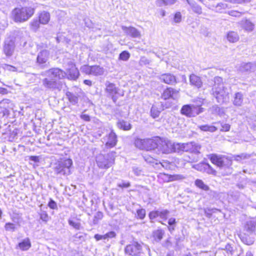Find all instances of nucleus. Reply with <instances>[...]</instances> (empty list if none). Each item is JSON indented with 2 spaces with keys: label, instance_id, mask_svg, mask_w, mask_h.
<instances>
[{
  "label": "nucleus",
  "instance_id": "f257e3e1",
  "mask_svg": "<svg viewBox=\"0 0 256 256\" xmlns=\"http://www.w3.org/2000/svg\"><path fill=\"white\" fill-rule=\"evenodd\" d=\"M214 84L212 88V95L216 98L218 103H226L229 101L230 88L224 86L222 78L215 76L214 78Z\"/></svg>",
  "mask_w": 256,
  "mask_h": 256
},
{
  "label": "nucleus",
  "instance_id": "f03ea898",
  "mask_svg": "<svg viewBox=\"0 0 256 256\" xmlns=\"http://www.w3.org/2000/svg\"><path fill=\"white\" fill-rule=\"evenodd\" d=\"M36 6H24L16 8L12 12L13 20L16 22H23L27 21L34 14Z\"/></svg>",
  "mask_w": 256,
  "mask_h": 256
},
{
  "label": "nucleus",
  "instance_id": "7ed1b4c3",
  "mask_svg": "<svg viewBox=\"0 0 256 256\" xmlns=\"http://www.w3.org/2000/svg\"><path fill=\"white\" fill-rule=\"evenodd\" d=\"M72 161L70 158L62 160L56 162L54 166V174L58 176H68L71 174L70 168Z\"/></svg>",
  "mask_w": 256,
  "mask_h": 256
},
{
  "label": "nucleus",
  "instance_id": "20e7f679",
  "mask_svg": "<svg viewBox=\"0 0 256 256\" xmlns=\"http://www.w3.org/2000/svg\"><path fill=\"white\" fill-rule=\"evenodd\" d=\"M116 152L112 151L106 154H98L96 158V163L98 168L108 169L114 164Z\"/></svg>",
  "mask_w": 256,
  "mask_h": 256
},
{
  "label": "nucleus",
  "instance_id": "39448f33",
  "mask_svg": "<svg viewBox=\"0 0 256 256\" xmlns=\"http://www.w3.org/2000/svg\"><path fill=\"white\" fill-rule=\"evenodd\" d=\"M208 158L213 164L220 168L229 167L232 164V159L225 156L211 154Z\"/></svg>",
  "mask_w": 256,
  "mask_h": 256
},
{
  "label": "nucleus",
  "instance_id": "423d86ee",
  "mask_svg": "<svg viewBox=\"0 0 256 256\" xmlns=\"http://www.w3.org/2000/svg\"><path fill=\"white\" fill-rule=\"evenodd\" d=\"M200 105L186 104L180 110L182 114L187 117H194L204 112V108Z\"/></svg>",
  "mask_w": 256,
  "mask_h": 256
},
{
  "label": "nucleus",
  "instance_id": "0eeeda50",
  "mask_svg": "<svg viewBox=\"0 0 256 256\" xmlns=\"http://www.w3.org/2000/svg\"><path fill=\"white\" fill-rule=\"evenodd\" d=\"M80 70L86 74L95 76H100L104 73V69L98 66L84 65L81 67Z\"/></svg>",
  "mask_w": 256,
  "mask_h": 256
},
{
  "label": "nucleus",
  "instance_id": "6e6552de",
  "mask_svg": "<svg viewBox=\"0 0 256 256\" xmlns=\"http://www.w3.org/2000/svg\"><path fill=\"white\" fill-rule=\"evenodd\" d=\"M50 52L46 50H41L38 54L36 57V64L41 68L47 67V63L49 58Z\"/></svg>",
  "mask_w": 256,
  "mask_h": 256
},
{
  "label": "nucleus",
  "instance_id": "1a4fd4ad",
  "mask_svg": "<svg viewBox=\"0 0 256 256\" xmlns=\"http://www.w3.org/2000/svg\"><path fill=\"white\" fill-rule=\"evenodd\" d=\"M142 250V246L136 242H134L127 245L124 248L125 254L131 256H136L140 254Z\"/></svg>",
  "mask_w": 256,
  "mask_h": 256
},
{
  "label": "nucleus",
  "instance_id": "9d476101",
  "mask_svg": "<svg viewBox=\"0 0 256 256\" xmlns=\"http://www.w3.org/2000/svg\"><path fill=\"white\" fill-rule=\"evenodd\" d=\"M45 74L46 76L58 82L59 80L64 78L66 76L64 72L58 68H50L45 72Z\"/></svg>",
  "mask_w": 256,
  "mask_h": 256
},
{
  "label": "nucleus",
  "instance_id": "9b49d317",
  "mask_svg": "<svg viewBox=\"0 0 256 256\" xmlns=\"http://www.w3.org/2000/svg\"><path fill=\"white\" fill-rule=\"evenodd\" d=\"M158 144V150L162 154H170L173 152V142L168 140H162L160 138Z\"/></svg>",
  "mask_w": 256,
  "mask_h": 256
},
{
  "label": "nucleus",
  "instance_id": "f8f14e48",
  "mask_svg": "<svg viewBox=\"0 0 256 256\" xmlns=\"http://www.w3.org/2000/svg\"><path fill=\"white\" fill-rule=\"evenodd\" d=\"M15 49L14 41L10 38H6L3 46V52L8 57L13 54Z\"/></svg>",
  "mask_w": 256,
  "mask_h": 256
},
{
  "label": "nucleus",
  "instance_id": "ddd939ff",
  "mask_svg": "<svg viewBox=\"0 0 256 256\" xmlns=\"http://www.w3.org/2000/svg\"><path fill=\"white\" fill-rule=\"evenodd\" d=\"M106 92L109 96H110L114 102H116L118 97L116 94H118L119 89L112 83L106 82Z\"/></svg>",
  "mask_w": 256,
  "mask_h": 256
},
{
  "label": "nucleus",
  "instance_id": "4468645a",
  "mask_svg": "<svg viewBox=\"0 0 256 256\" xmlns=\"http://www.w3.org/2000/svg\"><path fill=\"white\" fill-rule=\"evenodd\" d=\"M106 142V146L108 148L114 147L117 143V136L116 133L112 130L108 134L103 138Z\"/></svg>",
  "mask_w": 256,
  "mask_h": 256
},
{
  "label": "nucleus",
  "instance_id": "2eb2a0df",
  "mask_svg": "<svg viewBox=\"0 0 256 256\" xmlns=\"http://www.w3.org/2000/svg\"><path fill=\"white\" fill-rule=\"evenodd\" d=\"M179 98V91L172 88H168L162 94V98L164 100H168L172 98L173 100H177Z\"/></svg>",
  "mask_w": 256,
  "mask_h": 256
},
{
  "label": "nucleus",
  "instance_id": "dca6fc26",
  "mask_svg": "<svg viewBox=\"0 0 256 256\" xmlns=\"http://www.w3.org/2000/svg\"><path fill=\"white\" fill-rule=\"evenodd\" d=\"M158 78L162 82L170 85H174L177 83L176 76L171 73H165L160 74Z\"/></svg>",
  "mask_w": 256,
  "mask_h": 256
},
{
  "label": "nucleus",
  "instance_id": "f3484780",
  "mask_svg": "<svg viewBox=\"0 0 256 256\" xmlns=\"http://www.w3.org/2000/svg\"><path fill=\"white\" fill-rule=\"evenodd\" d=\"M122 29L126 35L130 36L133 38H140L141 34L140 32L133 26H122Z\"/></svg>",
  "mask_w": 256,
  "mask_h": 256
},
{
  "label": "nucleus",
  "instance_id": "a211bd4d",
  "mask_svg": "<svg viewBox=\"0 0 256 256\" xmlns=\"http://www.w3.org/2000/svg\"><path fill=\"white\" fill-rule=\"evenodd\" d=\"M158 142L160 141V138L156 137L154 138H148L146 139V146L145 150H151L158 148Z\"/></svg>",
  "mask_w": 256,
  "mask_h": 256
},
{
  "label": "nucleus",
  "instance_id": "6ab92c4d",
  "mask_svg": "<svg viewBox=\"0 0 256 256\" xmlns=\"http://www.w3.org/2000/svg\"><path fill=\"white\" fill-rule=\"evenodd\" d=\"M44 86L50 89H56L58 88V82L54 80L47 76L42 80Z\"/></svg>",
  "mask_w": 256,
  "mask_h": 256
},
{
  "label": "nucleus",
  "instance_id": "aec40b11",
  "mask_svg": "<svg viewBox=\"0 0 256 256\" xmlns=\"http://www.w3.org/2000/svg\"><path fill=\"white\" fill-rule=\"evenodd\" d=\"M190 84L198 88H202V82L201 78L195 74H191L189 77Z\"/></svg>",
  "mask_w": 256,
  "mask_h": 256
},
{
  "label": "nucleus",
  "instance_id": "412c9836",
  "mask_svg": "<svg viewBox=\"0 0 256 256\" xmlns=\"http://www.w3.org/2000/svg\"><path fill=\"white\" fill-rule=\"evenodd\" d=\"M240 24L242 28L247 32H251L254 28V24L248 19H243L240 22Z\"/></svg>",
  "mask_w": 256,
  "mask_h": 256
},
{
  "label": "nucleus",
  "instance_id": "4be33fe9",
  "mask_svg": "<svg viewBox=\"0 0 256 256\" xmlns=\"http://www.w3.org/2000/svg\"><path fill=\"white\" fill-rule=\"evenodd\" d=\"M256 222L254 220H250L246 221L244 226V230L249 234H252L256 230Z\"/></svg>",
  "mask_w": 256,
  "mask_h": 256
},
{
  "label": "nucleus",
  "instance_id": "5701e85b",
  "mask_svg": "<svg viewBox=\"0 0 256 256\" xmlns=\"http://www.w3.org/2000/svg\"><path fill=\"white\" fill-rule=\"evenodd\" d=\"M68 78L72 80H76L79 76V72L78 69L74 65H72L70 68L68 70Z\"/></svg>",
  "mask_w": 256,
  "mask_h": 256
},
{
  "label": "nucleus",
  "instance_id": "b1692460",
  "mask_svg": "<svg viewBox=\"0 0 256 256\" xmlns=\"http://www.w3.org/2000/svg\"><path fill=\"white\" fill-rule=\"evenodd\" d=\"M187 3L189 4L192 11L198 14H202V8L194 0H187Z\"/></svg>",
  "mask_w": 256,
  "mask_h": 256
},
{
  "label": "nucleus",
  "instance_id": "393cba45",
  "mask_svg": "<svg viewBox=\"0 0 256 256\" xmlns=\"http://www.w3.org/2000/svg\"><path fill=\"white\" fill-rule=\"evenodd\" d=\"M50 20V14L49 12L42 11L39 14V20L42 24H47Z\"/></svg>",
  "mask_w": 256,
  "mask_h": 256
},
{
  "label": "nucleus",
  "instance_id": "a878e982",
  "mask_svg": "<svg viewBox=\"0 0 256 256\" xmlns=\"http://www.w3.org/2000/svg\"><path fill=\"white\" fill-rule=\"evenodd\" d=\"M244 96L242 92H238L234 94L233 104L238 106H241L243 102Z\"/></svg>",
  "mask_w": 256,
  "mask_h": 256
},
{
  "label": "nucleus",
  "instance_id": "bb28decb",
  "mask_svg": "<svg viewBox=\"0 0 256 256\" xmlns=\"http://www.w3.org/2000/svg\"><path fill=\"white\" fill-rule=\"evenodd\" d=\"M228 40L232 43L237 42L239 40V36L237 32L234 31L228 32L226 35Z\"/></svg>",
  "mask_w": 256,
  "mask_h": 256
},
{
  "label": "nucleus",
  "instance_id": "cd10ccee",
  "mask_svg": "<svg viewBox=\"0 0 256 256\" xmlns=\"http://www.w3.org/2000/svg\"><path fill=\"white\" fill-rule=\"evenodd\" d=\"M19 248L23 251L28 250L31 247V243L28 238H26L18 244Z\"/></svg>",
  "mask_w": 256,
  "mask_h": 256
},
{
  "label": "nucleus",
  "instance_id": "c85d7f7f",
  "mask_svg": "<svg viewBox=\"0 0 256 256\" xmlns=\"http://www.w3.org/2000/svg\"><path fill=\"white\" fill-rule=\"evenodd\" d=\"M240 238L242 242L247 245H252L254 243V238L246 235V234H240Z\"/></svg>",
  "mask_w": 256,
  "mask_h": 256
},
{
  "label": "nucleus",
  "instance_id": "c756f323",
  "mask_svg": "<svg viewBox=\"0 0 256 256\" xmlns=\"http://www.w3.org/2000/svg\"><path fill=\"white\" fill-rule=\"evenodd\" d=\"M117 126L119 128L124 130H128L132 128L131 124L128 122L124 120H118L117 122Z\"/></svg>",
  "mask_w": 256,
  "mask_h": 256
},
{
  "label": "nucleus",
  "instance_id": "7c9ffc66",
  "mask_svg": "<svg viewBox=\"0 0 256 256\" xmlns=\"http://www.w3.org/2000/svg\"><path fill=\"white\" fill-rule=\"evenodd\" d=\"M228 8H230V7L228 6V4L224 2H219L216 4L213 10L216 12L222 13L224 10H226Z\"/></svg>",
  "mask_w": 256,
  "mask_h": 256
},
{
  "label": "nucleus",
  "instance_id": "2f4dec72",
  "mask_svg": "<svg viewBox=\"0 0 256 256\" xmlns=\"http://www.w3.org/2000/svg\"><path fill=\"white\" fill-rule=\"evenodd\" d=\"M146 139L137 138L134 140L135 146L140 150H145L146 146Z\"/></svg>",
  "mask_w": 256,
  "mask_h": 256
},
{
  "label": "nucleus",
  "instance_id": "473e14b6",
  "mask_svg": "<svg viewBox=\"0 0 256 256\" xmlns=\"http://www.w3.org/2000/svg\"><path fill=\"white\" fill-rule=\"evenodd\" d=\"M194 184L198 188L204 191H208L210 190L209 186L205 184L202 180L196 179L194 182Z\"/></svg>",
  "mask_w": 256,
  "mask_h": 256
},
{
  "label": "nucleus",
  "instance_id": "72a5a7b5",
  "mask_svg": "<svg viewBox=\"0 0 256 256\" xmlns=\"http://www.w3.org/2000/svg\"><path fill=\"white\" fill-rule=\"evenodd\" d=\"M66 96L68 97V100L73 104H76L78 102V98L76 96L70 92H67Z\"/></svg>",
  "mask_w": 256,
  "mask_h": 256
},
{
  "label": "nucleus",
  "instance_id": "f704fd0d",
  "mask_svg": "<svg viewBox=\"0 0 256 256\" xmlns=\"http://www.w3.org/2000/svg\"><path fill=\"white\" fill-rule=\"evenodd\" d=\"M199 128L200 130L205 132H214L217 130V128L216 126L208 124L200 126Z\"/></svg>",
  "mask_w": 256,
  "mask_h": 256
},
{
  "label": "nucleus",
  "instance_id": "c9c22d12",
  "mask_svg": "<svg viewBox=\"0 0 256 256\" xmlns=\"http://www.w3.org/2000/svg\"><path fill=\"white\" fill-rule=\"evenodd\" d=\"M40 22L39 20L36 19L33 20L30 24V28L34 32L36 31L40 27Z\"/></svg>",
  "mask_w": 256,
  "mask_h": 256
},
{
  "label": "nucleus",
  "instance_id": "e433bc0d",
  "mask_svg": "<svg viewBox=\"0 0 256 256\" xmlns=\"http://www.w3.org/2000/svg\"><path fill=\"white\" fill-rule=\"evenodd\" d=\"M252 64L251 62L242 64L240 66L242 72H248L252 69Z\"/></svg>",
  "mask_w": 256,
  "mask_h": 256
},
{
  "label": "nucleus",
  "instance_id": "4c0bfd02",
  "mask_svg": "<svg viewBox=\"0 0 256 256\" xmlns=\"http://www.w3.org/2000/svg\"><path fill=\"white\" fill-rule=\"evenodd\" d=\"M204 172H206L208 174H212L214 176H216V170H214L208 163H206Z\"/></svg>",
  "mask_w": 256,
  "mask_h": 256
},
{
  "label": "nucleus",
  "instance_id": "58836bf2",
  "mask_svg": "<svg viewBox=\"0 0 256 256\" xmlns=\"http://www.w3.org/2000/svg\"><path fill=\"white\" fill-rule=\"evenodd\" d=\"M184 143H173L172 148L174 149L173 152H183Z\"/></svg>",
  "mask_w": 256,
  "mask_h": 256
},
{
  "label": "nucleus",
  "instance_id": "ea45409f",
  "mask_svg": "<svg viewBox=\"0 0 256 256\" xmlns=\"http://www.w3.org/2000/svg\"><path fill=\"white\" fill-rule=\"evenodd\" d=\"M164 232L162 230H158L154 232V237L155 240L160 241L163 237Z\"/></svg>",
  "mask_w": 256,
  "mask_h": 256
},
{
  "label": "nucleus",
  "instance_id": "a19ab883",
  "mask_svg": "<svg viewBox=\"0 0 256 256\" xmlns=\"http://www.w3.org/2000/svg\"><path fill=\"white\" fill-rule=\"evenodd\" d=\"M185 177L181 174H174L168 176V181L179 180L184 179Z\"/></svg>",
  "mask_w": 256,
  "mask_h": 256
},
{
  "label": "nucleus",
  "instance_id": "79ce46f5",
  "mask_svg": "<svg viewBox=\"0 0 256 256\" xmlns=\"http://www.w3.org/2000/svg\"><path fill=\"white\" fill-rule=\"evenodd\" d=\"M150 114L153 118H156L159 116L160 110L155 106H152L150 109Z\"/></svg>",
  "mask_w": 256,
  "mask_h": 256
},
{
  "label": "nucleus",
  "instance_id": "37998d69",
  "mask_svg": "<svg viewBox=\"0 0 256 256\" xmlns=\"http://www.w3.org/2000/svg\"><path fill=\"white\" fill-rule=\"evenodd\" d=\"M38 214L40 220H42L44 222H47L48 221L49 216L46 211L40 210Z\"/></svg>",
  "mask_w": 256,
  "mask_h": 256
},
{
  "label": "nucleus",
  "instance_id": "c03bdc74",
  "mask_svg": "<svg viewBox=\"0 0 256 256\" xmlns=\"http://www.w3.org/2000/svg\"><path fill=\"white\" fill-rule=\"evenodd\" d=\"M4 229L6 231L14 232L16 230V226L13 223L6 222L4 225Z\"/></svg>",
  "mask_w": 256,
  "mask_h": 256
},
{
  "label": "nucleus",
  "instance_id": "a18cd8bd",
  "mask_svg": "<svg viewBox=\"0 0 256 256\" xmlns=\"http://www.w3.org/2000/svg\"><path fill=\"white\" fill-rule=\"evenodd\" d=\"M206 164V162H200L196 165H194L193 166V168L198 171L204 172Z\"/></svg>",
  "mask_w": 256,
  "mask_h": 256
},
{
  "label": "nucleus",
  "instance_id": "49530a36",
  "mask_svg": "<svg viewBox=\"0 0 256 256\" xmlns=\"http://www.w3.org/2000/svg\"><path fill=\"white\" fill-rule=\"evenodd\" d=\"M68 224L72 226L74 228L78 230L80 229L81 224L79 222L74 221L72 220H68Z\"/></svg>",
  "mask_w": 256,
  "mask_h": 256
},
{
  "label": "nucleus",
  "instance_id": "de8ad7c7",
  "mask_svg": "<svg viewBox=\"0 0 256 256\" xmlns=\"http://www.w3.org/2000/svg\"><path fill=\"white\" fill-rule=\"evenodd\" d=\"M103 218V214L101 212H97L94 216L93 220V223L94 224H96L98 222V221L102 220Z\"/></svg>",
  "mask_w": 256,
  "mask_h": 256
},
{
  "label": "nucleus",
  "instance_id": "09e8293b",
  "mask_svg": "<svg viewBox=\"0 0 256 256\" xmlns=\"http://www.w3.org/2000/svg\"><path fill=\"white\" fill-rule=\"evenodd\" d=\"M130 56V54L127 51H123L120 54L119 58L121 60L126 61L128 60Z\"/></svg>",
  "mask_w": 256,
  "mask_h": 256
},
{
  "label": "nucleus",
  "instance_id": "8fccbe9b",
  "mask_svg": "<svg viewBox=\"0 0 256 256\" xmlns=\"http://www.w3.org/2000/svg\"><path fill=\"white\" fill-rule=\"evenodd\" d=\"M218 210L216 208H206L204 209V214L207 218H210L212 216V213L216 212V211Z\"/></svg>",
  "mask_w": 256,
  "mask_h": 256
},
{
  "label": "nucleus",
  "instance_id": "3c124183",
  "mask_svg": "<svg viewBox=\"0 0 256 256\" xmlns=\"http://www.w3.org/2000/svg\"><path fill=\"white\" fill-rule=\"evenodd\" d=\"M252 0H224L226 2H229L233 4H242L244 3H248L251 2Z\"/></svg>",
  "mask_w": 256,
  "mask_h": 256
},
{
  "label": "nucleus",
  "instance_id": "603ef678",
  "mask_svg": "<svg viewBox=\"0 0 256 256\" xmlns=\"http://www.w3.org/2000/svg\"><path fill=\"white\" fill-rule=\"evenodd\" d=\"M137 217L142 220L146 216V210L144 208L138 209L136 210Z\"/></svg>",
  "mask_w": 256,
  "mask_h": 256
},
{
  "label": "nucleus",
  "instance_id": "864d4df0",
  "mask_svg": "<svg viewBox=\"0 0 256 256\" xmlns=\"http://www.w3.org/2000/svg\"><path fill=\"white\" fill-rule=\"evenodd\" d=\"M192 142L184 143L183 152H192Z\"/></svg>",
  "mask_w": 256,
  "mask_h": 256
},
{
  "label": "nucleus",
  "instance_id": "5fc2aeb1",
  "mask_svg": "<svg viewBox=\"0 0 256 256\" xmlns=\"http://www.w3.org/2000/svg\"><path fill=\"white\" fill-rule=\"evenodd\" d=\"M150 60L145 56H142L139 61V64L141 66L149 64Z\"/></svg>",
  "mask_w": 256,
  "mask_h": 256
},
{
  "label": "nucleus",
  "instance_id": "6e6d98bb",
  "mask_svg": "<svg viewBox=\"0 0 256 256\" xmlns=\"http://www.w3.org/2000/svg\"><path fill=\"white\" fill-rule=\"evenodd\" d=\"M192 142V152L196 153V154L200 153V146L198 144L194 142Z\"/></svg>",
  "mask_w": 256,
  "mask_h": 256
},
{
  "label": "nucleus",
  "instance_id": "4d7b16f0",
  "mask_svg": "<svg viewBox=\"0 0 256 256\" xmlns=\"http://www.w3.org/2000/svg\"><path fill=\"white\" fill-rule=\"evenodd\" d=\"M169 211L167 210L159 211L158 216H160L162 219L166 220Z\"/></svg>",
  "mask_w": 256,
  "mask_h": 256
},
{
  "label": "nucleus",
  "instance_id": "13d9d810",
  "mask_svg": "<svg viewBox=\"0 0 256 256\" xmlns=\"http://www.w3.org/2000/svg\"><path fill=\"white\" fill-rule=\"evenodd\" d=\"M228 14L230 16H232L240 17L244 14V12H238L236 10H232L228 11Z\"/></svg>",
  "mask_w": 256,
  "mask_h": 256
},
{
  "label": "nucleus",
  "instance_id": "bf43d9fd",
  "mask_svg": "<svg viewBox=\"0 0 256 256\" xmlns=\"http://www.w3.org/2000/svg\"><path fill=\"white\" fill-rule=\"evenodd\" d=\"M142 156L146 162L148 163L154 162L155 159L153 157L146 154H144Z\"/></svg>",
  "mask_w": 256,
  "mask_h": 256
},
{
  "label": "nucleus",
  "instance_id": "052dcab7",
  "mask_svg": "<svg viewBox=\"0 0 256 256\" xmlns=\"http://www.w3.org/2000/svg\"><path fill=\"white\" fill-rule=\"evenodd\" d=\"M159 211L154 210L152 211L149 213L148 216L150 220L154 219L155 218L158 216Z\"/></svg>",
  "mask_w": 256,
  "mask_h": 256
},
{
  "label": "nucleus",
  "instance_id": "680f3d73",
  "mask_svg": "<svg viewBox=\"0 0 256 256\" xmlns=\"http://www.w3.org/2000/svg\"><path fill=\"white\" fill-rule=\"evenodd\" d=\"M48 206L52 209L56 210L58 208V206L56 203L52 199H50L48 203Z\"/></svg>",
  "mask_w": 256,
  "mask_h": 256
},
{
  "label": "nucleus",
  "instance_id": "e2e57ef3",
  "mask_svg": "<svg viewBox=\"0 0 256 256\" xmlns=\"http://www.w3.org/2000/svg\"><path fill=\"white\" fill-rule=\"evenodd\" d=\"M132 171L135 174L136 176H140L142 174V170L136 166H134L132 168Z\"/></svg>",
  "mask_w": 256,
  "mask_h": 256
},
{
  "label": "nucleus",
  "instance_id": "0e129e2a",
  "mask_svg": "<svg viewBox=\"0 0 256 256\" xmlns=\"http://www.w3.org/2000/svg\"><path fill=\"white\" fill-rule=\"evenodd\" d=\"M228 254H230L231 255L233 254L234 250L230 244H227L224 248Z\"/></svg>",
  "mask_w": 256,
  "mask_h": 256
},
{
  "label": "nucleus",
  "instance_id": "69168bd1",
  "mask_svg": "<svg viewBox=\"0 0 256 256\" xmlns=\"http://www.w3.org/2000/svg\"><path fill=\"white\" fill-rule=\"evenodd\" d=\"M104 235H105L106 240H108V238H114L116 236V234L114 232L111 231V232H110L106 233Z\"/></svg>",
  "mask_w": 256,
  "mask_h": 256
},
{
  "label": "nucleus",
  "instance_id": "338daca9",
  "mask_svg": "<svg viewBox=\"0 0 256 256\" xmlns=\"http://www.w3.org/2000/svg\"><path fill=\"white\" fill-rule=\"evenodd\" d=\"M118 186L121 188H128L130 186V182L122 181L121 183L118 184Z\"/></svg>",
  "mask_w": 256,
  "mask_h": 256
},
{
  "label": "nucleus",
  "instance_id": "774afa93",
  "mask_svg": "<svg viewBox=\"0 0 256 256\" xmlns=\"http://www.w3.org/2000/svg\"><path fill=\"white\" fill-rule=\"evenodd\" d=\"M222 128L220 129L221 131L224 132H228L230 129V125L228 124H221Z\"/></svg>",
  "mask_w": 256,
  "mask_h": 256
}]
</instances>
